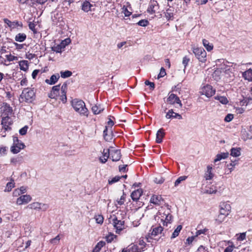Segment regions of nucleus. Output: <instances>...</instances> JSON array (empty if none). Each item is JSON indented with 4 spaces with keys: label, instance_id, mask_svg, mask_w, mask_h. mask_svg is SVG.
<instances>
[{
    "label": "nucleus",
    "instance_id": "nucleus-42",
    "mask_svg": "<svg viewBox=\"0 0 252 252\" xmlns=\"http://www.w3.org/2000/svg\"><path fill=\"white\" fill-rule=\"evenodd\" d=\"M12 125L11 119L8 116H5L2 118L1 125Z\"/></svg>",
    "mask_w": 252,
    "mask_h": 252
},
{
    "label": "nucleus",
    "instance_id": "nucleus-15",
    "mask_svg": "<svg viewBox=\"0 0 252 252\" xmlns=\"http://www.w3.org/2000/svg\"><path fill=\"white\" fill-rule=\"evenodd\" d=\"M167 110L166 108H165L164 109V112L166 113L165 118L167 119H171L174 118H177L179 120L182 119V116L178 114V113H175V115L174 116H172L170 114L171 113L172 114V113H173V110L172 109H169L167 112H166Z\"/></svg>",
    "mask_w": 252,
    "mask_h": 252
},
{
    "label": "nucleus",
    "instance_id": "nucleus-47",
    "mask_svg": "<svg viewBox=\"0 0 252 252\" xmlns=\"http://www.w3.org/2000/svg\"><path fill=\"white\" fill-rule=\"evenodd\" d=\"M107 131H108V127L107 126H106L105 127V129L103 131V137H104V139L106 141H109L112 139V137L111 134L109 135V137H107Z\"/></svg>",
    "mask_w": 252,
    "mask_h": 252
},
{
    "label": "nucleus",
    "instance_id": "nucleus-11",
    "mask_svg": "<svg viewBox=\"0 0 252 252\" xmlns=\"http://www.w3.org/2000/svg\"><path fill=\"white\" fill-rule=\"evenodd\" d=\"M158 8L159 6L158 2L154 0H151L147 11L150 14H154Z\"/></svg>",
    "mask_w": 252,
    "mask_h": 252
},
{
    "label": "nucleus",
    "instance_id": "nucleus-37",
    "mask_svg": "<svg viewBox=\"0 0 252 252\" xmlns=\"http://www.w3.org/2000/svg\"><path fill=\"white\" fill-rule=\"evenodd\" d=\"M15 187L14 180H11L10 182L7 183L4 191L9 192Z\"/></svg>",
    "mask_w": 252,
    "mask_h": 252
},
{
    "label": "nucleus",
    "instance_id": "nucleus-19",
    "mask_svg": "<svg viewBox=\"0 0 252 252\" xmlns=\"http://www.w3.org/2000/svg\"><path fill=\"white\" fill-rule=\"evenodd\" d=\"M2 111H3V113L8 116L9 115H11L12 113V108L10 106L9 104L4 103L2 106Z\"/></svg>",
    "mask_w": 252,
    "mask_h": 252
},
{
    "label": "nucleus",
    "instance_id": "nucleus-54",
    "mask_svg": "<svg viewBox=\"0 0 252 252\" xmlns=\"http://www.w3.org/2000/svg\"><path fill=\"white\" fill-rule=\"evenodd\" d=\"M122 12L125 14V16L126 17L130 16L131 14V12L128 11L127 7L125 5H124L122 8Z\"/></svg>",
    "mask_w": 252,
    "mask_h": 252
},
{
    "label": "nucleus",
    "instance_id": "nucleus-31",
    "mask_svg": "<svg viewBox=\"0 0 252 252\" xmlns=\"http://www.w3.org/2000/svg\"><path fill=\"white\" fill-rule=\"evenodd\" d=\"M104 110V108L100 105H95L92 107V111L95 115L99 114Z\"/></svg>",
    "mask_w": 252,
    "mask_h": 252
},
{
    "label": "nucleus",
    "instance_id": "nucleus-33",
    "mask_svg": "<svg viewBox=\"0 0 252 252\" xmlns=\"http://www.w3.org/2000/svg\"><path fill=\"white\" fill-rule=\"evenodd\" d=\"M230 155L234 157H238L241 155L240 148H232L230 150Z\"/></svg>",
    "mask_w": 252,
    "mask_h": 252
},
{
    "label": "nucleus",
    "instance_id": "nucleus-32",
    "mask_svg": "<svg viewBox=\"0 0 252 252\" xmlns=\"http://www.w3.org/2000/svg\"><path fill=\"white\" fill-rule=\"evenodd\" d=\"M27 35L25 33H19L15 36V40L17 42H22L25 41Z\"/></svg>",
    "mask_w": 252,
    "mask_h": 252
},
{
    "label": "nucleus",
    "instance_id": "nucleus-5",
    "mask_svg": "<svg viewBox=\"0 0 252 252\" xmlns=\"http://www.w3.org/2000/svg\"><path fill=\"white\" fill-rule=\"evenodd\" d=\"M166 102L168 104L170 105H174L177 104V106H175L176 108H181L183 106L180 98L174 94H168Z\"/></svg>",
    "mask_w": 252,
    "mask_h": 252
},
{
    "label": "nucleus",
    "instance_id": "nucleus-2",
    "mask_svg": "<svg viewBox=\"0 0 252 252\" xmlns=\"http://www.w3.org/2000/svg\"><path fill=\"white\" fill-rule=\"evenodd\" d=\"M35 93L33 88H25L20 95L21 102H32L35 99Z\"/></svg>",
    "mask_w": 252,
    "mask_h": 252
},
{
    "label": "nucleus",
    "instance_id": "nucleus-8",
    "mask_svg": "<svg viewBox=\"0 0 252 252\" xmlns=\"http://www.w3.org/2000/svg\"><path fill=\"white\" fill-rule=\"evenodd\" d=\"M98 1V0H85L81 5V9L85 12H88L92 10L93 4L92 3H95Z\"/></svg>",
    "mask_w": 252,
    "mask_h": 252
},
{
    "label": "nucleus",
    "instance_id": "nucleus-55",
    "mask_svg": "<svg viewBox=\"0 0 252 252\" xmlns=\"http://www.w3.org/2000/svg\"><path fill=\"white\" fill-rule=\"evenodd\" d=\"M208 229H207V228H204V229H200V230H196V233H195V235L194 236V237H197L201 234H205L206 232L207 231H208Z\"/></svg>",
    "mask_w": 252,
    "mask_h": 252
},
{
    "label": "nucleus",
    "instance_id": "nucleus-27",
    "mask_svg": "<svg viewBox=\"0 0 252 252\" xmlns=\"http://www.w3.org/2000/svg\"><path fill=\"white\" fill-rule=\"evenodd\" d=\"M243 77L249 81H252V69H249L242 73Z\"/></svg>",
    "mask_w": 252,
    "mask_h": 252
},
{
    "label": "nucleus",
    "instance_id": "nucleus-51",
    "mask_svg": "<svg viewBox=\"0 0 252 252\" xmlns=\"http://www.w3.org/2000/svg\"><path fill=\"white\" fill-rule=\"evenodd\" d=\"M130 252H140V250L137 245H132L128 248Z\"/></svg>",
    "mask_w": 252,
    "mask_h": 252
},
{
    "label": "nucleus",
    "instance_id": "nucleus-53",
    "mask_svg": "<svg viewBox=\"0 0 252 252\" xmlns=\"http://www.w3.org/2000/svg\"><path fill=\"white\" fill-rule=\"evenodd\" d=\"M190 61V59L187 56H185L182 61V63L184 66V70L186 69L187 66Z\"/></svg>",
    "mask_w": 252,
    "mask_h": 252
},
{
    "label": "nucleus",
    "instance_id": "nucleus-56",
    "mask_svg": "<svg viewBox=\"0 0 252 252\" xmlns=\"http://www.w3.org/2000/svg\"><path fill=\"white\" fill-rule=\"evenodd\" d=\"M149 22L147 20L143 19L139 21L137 24L142 27H146L148 25Z\"/></svg>",
    "mask_w": 252,
    "mask_h": 252
},
{
    "label": "nucleus",
    "instance_id": "nucleus-38",
    "mask_svg": "<svg viewBox=\"0 0 252 252\" xmlns=\"http://www.w3.org/2000/svg\"><path fill=\"white\" fill-rule=\"evenodd\" d=\"M215 98L222 104H226L228 103L227 98L225 96L217 95L215 97Z\"/></svg>",
    "mask_w": 252,
    "mask_h": 252
},
{
    "label": "nucleus",
    "instance_id": "nucleus-14",
    "mask_svg": "<svg viewBox=\"0 0 252 252\" xmlns=\"http://www.w3.org/2000/svg\"><path fill=\"white\" fill-rule=\"evenodd\" d=\"M31 200L32 197L30 195H23L17 199L16 203L19 205H21L23 204H27Z\"/></svg>",
    "mask_w": 252,
    "mask_h": 252
},
{
    "label": "nucleus",
    "instance_id": "nucleus-26",
    "mask_svg": "<svg viewBox=\"0 0 252 252\" xmlns=\"http://www.w3.org/2000/svg\"><path fill=\"white\" fill-rule=\"evenodd\" d=\"M228 155L229 153L228 152L218 154L216 155V158H215L214 161L215 163H216L222 159H225L228 157Z\"/></svg>",
    "mask_w": 252,
    "mask_h": 252
},
{
    "label": "nucleus",
    "instance_id": "nucleus-13",
    "mask_svg": "<svg viewBox=\"0 0 252 252\" xmlns=\"http://www.w3.org/2000/svg\"><path fill=\"white\" fill-rule=\"evenodd\" d=\"M110 158L113 161H119L121 158V154L120 150L109 149Z\"/></svg>",
    "mask_w": 252,
    "mask_h": 252
},
{
    "label": "nucleus",
    "instance_id": "nucleus-21",
    "mask_svg": "<svg viewBox=\"0 0 252 252\" xmlns=\"http://www.w3.org/2000/svg\"><path fill=\"white\" fill-rule=\"evenodd\" d=\"M165 135L164 130L163 128L159 129L156 134V141L157 143H160L162 141V138Z\"/></svg>",
    "mask_w": 252,
    "mask_h": 252
},
{
    "label": "nucleus",
    "instance_id": "nucleus-30",
    "mask_svg": "<svg viewBox=\"0 0 252 252\" xmlns=\"http://www.w3.org/2000/svg\"><path fill=\"white\" fill-rule=\"evenodd\" d=\"M163 230V228L161 226H158L153 228L151 232V236L152 237H155L158 235L159 234H161L162 231Z\"/></svg>",
    "mask_w": 252,
    "mask_h": 252
},
{
    "label": "nucleus",
    "instance_id": "nucleus-20",
    "mask_svg": "<svg viewBox=\"0 0 252 252\" xmlns=\"http://www.w3.org/2000/svg\"><path fill=\"white\" fill-rule=\"evenodd\" d=\"M163 200L161 195H153L150 199V202L155 205H160Z\"/></svg>",
    "mask_w": 252,
    "mask_h": 252
},
{
    "label": "nucleus",
    "instance_id": "nucleus-52",
    "mask_svg": "<svg viewBox=\"0 0 252 252\" xmlns=\"http://www.w3.org/2000/svg\"><path fill=\"white\" fill-rule=\"evenodd\" d=\"M29 29L33 32L34 33H36L37 31L35 28V24L32 22H29Z\"/></svg>",
    "mask_w": 252,
    "mask_h": 252
},
{
    "label": "nucleus",
    "instance_id": "nucleus-45",
    "mask_svg": "<svg viewBox=\"0 0 252 252\" xmlns=\"http://www.w3.org/2000/svg\"><path fill=\"white\" fill-rule=\"evenodd\" d=\"M117 238V236L113 233H110L108 235L105 237L106 241L108 243H111L114 239Z\"/></svg>",
    "mask_w": 252,
    "mask_h": 252
},
{
    "label": "nucleus",
    "instance_id": "nucleus-39",
    "mask_svg": "<svg viewBox=\"0 0 252 252\" xmlns=\"http://www.w3.org/2000/svg\"><path fill=\"white\" fill-rule=\"evenodd\" d=\"M105 245V242L104 241H100L99 242L97 245L95 246L93 250V252H98L100 249L104 246Z\"/></svg>",
    "mask_w": 252,
    "mask_h": 252
},
{
    "label": "nucleus",
    "instance_id": "nucleus-60",
    "mask_svg": "<svg viewBox=\"0 0 252 252\" xmlns=\"http://www.w3.org/2000/svg\"><path fill=\"white\" fill-rule=\"evenodd\" d=\"M233 115L232 114H228L224 118V121L226 122H229L233 119Z\"/></svg>",
    "mask_w": 252,
    "mask_h": 252
},
{
    "label": "nucleus",
    "instance_id": "nucleus-41",
    "mask_svg": "<svg viewBox=\"0 0 252 252\" xmlns=\"http://www.w3.org/2000/svg\"><path fill=\"white\" fill-rule=\"evenodd\" d=\"M238 164V161L237 160H235L234 161L231 160V163L227 165V167L229 170L230 172L233 170L234 167Z\"/></svg>",
    "mask_w": 252,
    "mask_h": 252
},
{
    "label": "nucleus",
    "instance_id": "nucleus-36",
    "mask_svg": "<svg viewBox=\"0 0 252 252\" xmlns=\"http://www.w3.org/2000/svg\"><path fill=\"white\" fill-rule=\"evenodd\" d=\"M202 43L204 47L208 51H211L213 50V45L211 43H210L207 40L203 39L202 40Z\"/></svg>",
    "mask_w": 252,
    "mask_h": 252
},
{
    "label": "nucleus",
    "instance_id": "nucleus-59",
    "mask_svg": "<svg viewBox=\"0 0 252 252\" xmlns=\"http://www.w3.org/2000/svg\"><path fill=\"white\" fill-rule=\"evenodd\" d=\"M7 149L6 147L0 148V157L5 156L6 154Z\"/></svg>",
    "mask_w": 252,
    "mask_h": 252
},
{
    "label": "nucleus",
    "instance_id": "nucleus-49",
    "mask_svg": "<svg viewBox=\"0 0 252 252\" xmlns=\"http://www.w3.org/2000/svg\"><path fill=\"white\" fill-rule=\"evenodd\" d=\"M121 179V177L119 176H116L114 177H113L111 179H109L108 180V184L110 185H112L116 182L119 181Z\"/></svg>",
    "mask_w": 252,
    "mask_h": 252
},
{
    "label": "nucleus",
    "instance_id": "nucleus-35",
    "mask_svg": "<svg viewBox=\"0 0 252 252\" xmlns=\"http://www.w3.org/2000/svg\"><path fill=\"white\" fill-rule=\"evenodd\" d=\"M226 217V216L220 213L215 219V222L217 224H220L224 220Z\"/></svg>",
    "mask_w": 252,
    "mask_h": 252
},
{
    "label": "nucleus",
    "instance_id": "nucleus-9",
    "mask_svg": "<svg viewBox=\"0 0 252 252\" xmlns=\"http://www.w3.org/2000/svg\"><path fill=\"white\" fill-rule=\"evenodd\" d=\"M29 208L34 210L46 211L48 208V205L46 204L41 203L37 202H33L28 206Z\"/></svg>",
    "mask_w": 252,
    "mask_h": 252
},
{
    "label": "nucleus",
    "instance_id": "nucleus-1",
    "mask_svg": "<svg viewBox=\"0 0 252 252\" xmlns=\"http://www.w3.org/2000/svg\"><path fill=\"white\" fill-rule=\"evenodd\" d=\"M71 105L74 110L78 113L81 116L86 117L88 116L89 110L83 100L77 98L74 99L71 101Z\"/></svg>",
    "mask_w": 252,
    "mask_h": 252
},
{
    "label": "nucleus",
    "instance_id": "nucleus-22",
    "mask_svg": "<svg viewBox=\"0 0 252 252\" xmlns=\"http://www.w3.org/2000/svg\"><path fill=\"white\" fill-rule=\"evenodd\" d=\"M60 78V75L59 74L52 75L49 79H46L45 82L49 85L55 84Z\"/></svg>",
    "mask_w": 252,
    "mask_h": 252
},
{
    "label": "nucleus",
    "instance_id": "nucleus-62",
    "mask_svg": "<svg viewBox=\"0 0 252 252\" xmlns=\"http://www.w3.org/2000/svg\"><path fill=\"white\" fill-rule=\"evenodd\" d=\"M246 232H243L240 233L239 236L237 237V239L238 241H243L246 239Z\"/></svg>",
    "mask_w": 252,
    "mask_h": 252
},
{
    "label": "nucleus",
    "instance_id": "nucleus-44",
    "mask_svg": "<svg viewBox=\"0 0 252 252\" xmlns=\"http://www.w3.org/2000/svg\"><path fill=\"white\" fill-rule=\"evenodd\" d=\"M172 220V216L170 215L169 214H168L165 220L163 221V225L167 226L168 223H170Z\"/></svg>",
    "mask_w": 252,
    "mask_h": 252
},
{
    "label": "nucleus",
    "instance_id": "nucleus-17",
    "mask_svg": "<svg viewBox=\"0 0 252 252\" xmlns=\"http://www.w3.org/2000/svg\"><path fill=\"white\" fill-rule=\"evenodd\" d=\"M67 89V85L65 83H63L61 87V91L60 93L59 96H60V99L63 103H65L66 101V90Z\"/></svg>",
    "mask_w": 252,
    "mask_h": 252
},
{
    "label": "nucleus",
    "instance_id": "nucleus-24",
    "mask_svg": "<svg viewBox=\"0 0 252 252\" xmlns=\"http://www.w3.org/2000/svg\"><path fill=\"white\" fill-rule=\"evenodd\" d=\"M110 157L109 149H104L103 151V157L99 158V160L102 163H105Z\"/></svg>",
    "mask_w": 252,
    "mask_h": 252
},
{
    "label": "nucleus",
    "instance_id": "nucleus-61",
    "mask_svg": "<svg viewBox=\"0 0 252 252\" xmlns=\"http://www.w3.org/2000/svg\"><path fill=\"white\" fill-rule=\"evenodd\" d=\"M60 240V236L58 235L56 237L50 240V242L51 243L57 244L59 243Z\"/></svg>",
    "mask_w": 252,
    "mask_h": 252
},
{
    "label": "nucleus",
    "instance_id": "nucleus-18",
    "mask_svg": "<svg viewBox=\"0 0 252 252\" xmlns=\"http://www.w3.org/2000/svg\"><path fill=\"white\" fill-rule=\"evenodd\" d=\"M143 190L142 189H137L132 192L131 193V197L133 201H137L142 195Z\"/></svg>",
    "mask_w": 252,
    "mask_h": 252
},
{
    "label": "nucleus",
    "instance_id": "nucleus-10",
    "mask_svg": "<svg viewBox=\"0 0 252 252\" xmlns=\"http://www.w3.org/2000/svg\"><path fill=\"white\" fill-rule=\"evenodd\" d=\"M200 93L202 95H205L207 97H210L215 94V90L211 86L207 85L202 88Z\"/></svg>",
    "mask_w": 252,
    "mask_h": 252
},
{
    "label": "nucleus",
    "instance_id": "nucleus-58",
    "mask_svg": "<svg viewBox=\"0 0 252 252\" xmlns=\"http://www.w3.org/2000/svg\"><path fill=\"white\" fill-rule=\"evenodd\" d=\"M126 194L124 192H123V195L121 197V198L117 201V203L119 205H122L124 204L125 201Z\"/></svg>",
    "mask_w": 252,
    "mask_h": 252
},
{
    "label": "nucleus",
    "instance_id": "nucleus-28",
    "mask_svg": "<svg viewBox=\"0 0 252 252\" xmlns=\"http://www.w3.org/2000/svg\"><path fill=\"white\" fill-rule=\"evenodd\" d=\"M65 45H64L63 42L61 44L55 45L53 46L51 49L52 51L55 52L56 53H62V50L65 48Z\"/></svg>",
    "mask_w": 252,
    "mask_h": 252
},
{
    "label": "nucleus",
    "instance_id": "nucleus-63",
    "mask_svg": "<svg viewBox=\"0 0 252 252\" xmlns=\"http://www.w3.org/2000/svg\"><path fill=\"white\" fill-rule=\"evenodd\" d=\"M196 252H209L207 249L203 246H200L197 249Z\"/></svg>",
    "mask_w": 252,
    "mask_h": 252
},
{
    "label": "nucleus",
    "instance_id": "nucleus-23",
    "mask_svg": "<svg viewBox=\"0 0 252 252\" xmlns=\"http://www.w3.org/2000/svg\"><path fill=\"white\" fill-rule=\"evenodd\" d=\"M174 8L172 7H169L167 9H166V12H165V17L168 20H173L174 18Z\"/></svg>",
    "mask_w": 252,
    "mask_h": 252
},
{
    "label": "nucleus",
    "instance_id": "nucleus-3",
    "mask_svg": "<svg viewBox=\"0 0 252 252\" xmlns=\"http://www.w3.org/2000/svg\"><path fill=\"white\" fill-rule=\"evenodd\" d=\"M112 219L113 227L116 229V232L119 234L125 228V220L119 219L115 215H113L109 219Z\"/></svg>",
    "mask_w": 252,
    "mask_h": 252
},
{
    "label": "nucleus",
    "instance_id": "nucleus-7",
    "mask_svg": "<svg viewBox=\"0 0 252 252\" xmlns=\"http://www.w3.org/2000/svg\"><path fill=\"white\" fill-rule=\"evenodd\" d=\"M231 207L230 205L225 202H222L220 205V213L227 217L231 212Z\"/></svg>",
    "mask_w": 252,
    "mask_h": 252
},
{
    "label": "nucleus",
    "instance_id": "nucleus-48",
    "mask_svg": "<svg viewBox=\"0 0 252 252\" xmlns=\"http://www.w3.org/2000/svg\"><path fill=\"white\" fill-rule=\"evenodd\" d=\"M187 177L186 176H183L179 177L175 182L174 186L175 187L178 186L182 181H185L187 179Z\"/></svg>",
    "mask_w": 252,
    "mask_h": 252
},
{
    "label": "nucleus",
    "instance_id": "nucleus-43",
    "mask_svg": "<svg viewBox=\"0 0 252 252\" xmlns=\"http://www.w3.org/2000/svg\"><path fill=\"white\" fill-rule=\"evenodd\" d=\"M60 74L62 78H66L71 76L72 74V73L70 71L66 70L65 71H61L60 72Z\"/></svg>",
    "mask_w": 252,
    "mask_h": 252
},
{
    "label": "nucleus",
    "instance_id": "nucleus-57",
    "mask_svg": "<svg viewBox=\"0 0 252 252\" xmlns=\"http://www.w3.org/2000/svg\"><path fill=\"white\" fill-rule=\"evenodd\" d=\"M28 128H29L28 126H24L23 127H22V128H21L19 130V133L21 135H25L27 132Z\"/></svg>",
    "mask_w": 252,
    "mask_h": 252
},
{
    "label": "nucleus",
    "instance_id": "nucleus-29",
    "mask_svg": "<svg viewBox=\"0 0 252 252\" xmlns=\"http://www.w3.org/2000/svg\"><path fill=\"white\" fill-rule=\"evenodd\" d=\"M217 191V187L215 185H211L210 187L207 188L204 190V193L207 194H213L216 193Z\"/></svg>",
    "mask_w": 252,
    "mask_h": 252
},
{
    "label": "nucleus",
    "instance_id": "nucleus-64",
    "mask_svg": "<svg viewBox=\"0 0 252 252\" xmlns=\"http://www.w3.org/2000/svg\"><path fill=\"white\" fill-rule=\"evenodd\" d=\"M234 248V246L233 245L229 246L225 249L223 252H232V251H233Z\"/></svg>",
    "mask_w": 252,
    "mask_h": 252
},
{
    "label": "nucleus",
    "instance_id": "nucleus-40",
    "mask_svg": "<svg viewBox=\"0 0 252 252\" xmlns=\"http://www.w3.org/2000/svg\"><path fill=\"white\" fill-rule=\"evenodd\" d=\"M182 225H178L177 227V228L175 229V230L174 231V232H173V233L171 235V239H173L176 238V237H177L179 235L180 232L182 230Z\"/></svg>",
    "mask_w": 252,
    "mask_h": 252
},
{
    "label": "nucleus",
    "instance_id": "nucleus-6",
    "mask_svg": "<svg viewBox=\"0 0 252 252\" xmlns=\"http://www.w3.org/2000/svg\"><path fill=\"white\" fill-rule=\"evenodd\" d=\"M192 51L199 62L205 63L206 61L207 54L203 48L193 47L192 48Z\"/></svg>",
    "mask_w": 252,
    "mask_h": 252
},
{
    "label": "nucleus",
    "instance_id": "nucleus-34",
    "mask_svg": "<svg viewBox=\"0 0 252 252\" xmlns=\"http://www.w3.org/2000/svg\"><path fill=\"white\" fill-rule=\"evenodd\" d=\"M19 65L21 70L27 71L29 68L28 62L23 60L19 62Z\"/></svg>",
    "mask_w": 252,
    "mask_h": 252
},
{
    "label": "nucleus",
    "instance_id": "nucleus-12",
    "mask_svg": "<svg viewBox=\"0 0 252 252\" xmlns=\"http://www.w3.org/2000/svg\"><path fill=\"white\" fill-rule=\"evenodd\" d=\"M60 90L61 91L60 85L53 86L51 91L48 94V96L51 98L57 99V97L60 95Z\"/></svg>",
    "mask_w": 252,
    "mask_h": 252
},
{
    "label": "nucleus",
    "instance_id": "nucleus-46",
    "mask_svg": "<svg viewBox=\"0 0 252 252\" xmlns=\"http://www.w3.org/2000/svg\"><path fill=\"white\" fill-rule=\"evenodd\" d=\"M5 57V59L9 62L17 61L18 60V58L17 57L14 56L11 54L6 55Z\"/></svg>",
    "mask_w": 252,
    "mask_h": 252
},
{
    "label": "nucleus",
    "instance_id": "nucleus-25",
    "mask_svg": "<svg viewBox=\"0 0 252 252\" xmlns=\"http://www.w3.org/2000/svg\"><path fill=\"white\" fill-rule=\"evenodd\" d=\"M4 22L8 27L11 28H14L17 26H22V23L20 24L18 21L11 22L7 19H5Z\"/></svg>",
    "mask_w": 252,
    "mask_h": 252
},
{
    "label": "nucleus",
    "instance_id": "nucleus-16",
    "mask_svg": "<svg viewBox=\"0 0 252 252\" xmlns=\"http://www.w3.org/2000/svg\"><path fill=\"white\" fill-rule=\"evenodd\" d=\"M214 176V174L213 173V168L211 165H208L207 169L204 174V178L206 180H211Z\"/></svg>",
    "mask_w": 252,
    "mask_h": 252
},
{
    "label": "nucleus",
    "instance_id": "nucleus-50",
    "mask_svg": "<svg viewBox=\"0 0 252 252\" xmlns=\"http://www.w3.org/2000/svg\"><path fill=\"white\" fill-rule=\"evenodd\" d=\"M96 222L99 224H102L103 222V217L101 215H96L94 217Z\"/></svg>",
    "mask_w": 252,
    "mask_h": 252
},
{
    "label": "nucleus",
    "instance_id": "nucleus-4",
    "mask_svg": "<svg viewBox=\"0 0 252 252\" xmlns=\"http://www.w3.org/2000/svg\"><path fill=\"white\" fill-rule=\"evenodd\" d=\"M13 143L11 147L10 151L13 154L18 153L22 149H24L25 147V144L20 141L17 137H13Z\"/></svg>",
    "mask_w": 252,
    "mask_h": 252
}]
</instances>
